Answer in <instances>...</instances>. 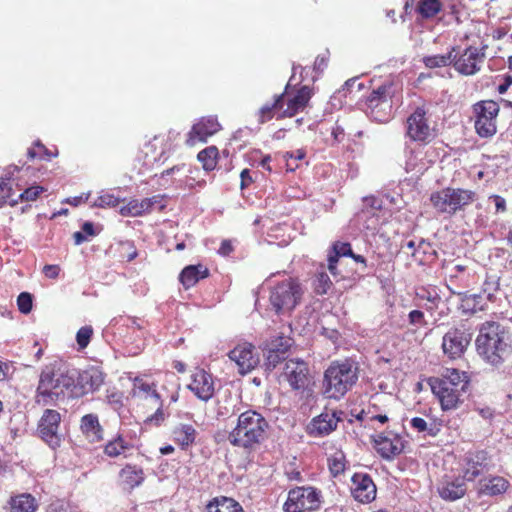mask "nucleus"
Masks as SVG:
<instances>
[{
  "mask_svg": "<svg viewBox=\"0 0 512 512\" xmlns=\"http://www.w3.org/2000/svg\"><path fill=\"white\" fill-rule=\"evenodd\" d=\"M470 382L467 372L456 368H445L439 376L427 380L443 412L457 410L463 405Z\"/></svg>",
  "mask_w": 512,
  "mask_h": 512,
  "instance_id": "f257e3e1",
  "label": "nucleus"
},
{
  "mask_svg": "<svg viewBox=\"0 0 512 512\" xmlns=\"http://www.w3.org/2000/svg\"><path fill=\"white\" fill-rule=\"evenodd\" d=\"M269 425L267 420L255 410L242 412L236 426L229 432V443L246 451L255 450L266 438Z\"/></svg>",
  "mask_w": 512,
  "mask_h": 512,
  "instance_id": "f03ea898",
  "label": "nucleus"
},
{
  "mask_svg": "<svg viewBox=\"0 0 512 512\" xmlns=\"http://www.w3.org/2000/svg\"><path fill=\"white\" fill-rule=\"evenodd\" d=\"M75 388V371L47 366L40 374L36 389V402L44 406L63 399L66 392Z\"/></svg>",
  "mask_w": 512,
  "mask_h": 512,
  "instance_id": "7ed1b4c3",
  "label": "nucleus"
},
{
  "mask_svg": "<svg viewBox=\"0 0 512 512\" xmlns=\"http://www.w3.org/2000/svg\"><path fill=\"white\" fill-rule=\"evenodd\" d=\"M476 348L479 355L492 365L501 364L512 352L503 328L493 321L482 324L476 338Z\"/></svg>",
  "mask_w": 512,
  "mask_h": 512,
  "instance_id": "20e7f679",
  "label": "nucleus"
},
{
  "mask_svg": "<svg viewBox=\"0 0 512 512\" xmlns=\"http://www.w3.org/2000/svg\"><path fill=\"white\" fill-rule=\"evenodd\" d=\"M131 395L143 414L155 410L154 413L145 417V426L159 427L164 423L167 415L163 410V400L157 392L155 383L136 377L133 381Z\"/></svg>",
  "mask_w": 512,
  "mask_h": 512,
  "instance_id": "39448f33",
  "label": "nucleus"
},
{
  "mask_svg": "<svg viewBox=\"0 0 512 512\" xmlns=\"http://www.w3.org/2000/svg\"><path fill=\"white\" fill-rule=\"evenodd\" d=\"M358 367L350 359L333 361L324 373L323 393L329 399H341L357 382Z\"/></svg>",
  "mask_w": 512,
  "mask_h": 512,
  "instance_id": "423d86ee",
  "label": "nucleus"
},
{
  "mask_svg": "<svg viewBox=\"0 0 512 512\" xmlns=\"http://www.w3.org/2000/svg\"><path fill=\"white\" fill-rule=\"evenodd\" d=\"M405 137L419 146H428L438 137L437 125L424 105L416 107L406 118Z\"/></svg>",
  "mask_w": 512,
  "mask_h": 512,
  "instance_id": "0eeeda50",
  "label": "nucleus"
},
{
  "mask_svg": "<svg viewBox=\"0 0 512 512\" xmlns=\"http://www.w3.org/2000/svg\"><path fill=\"white\" fill-rule=\"evenodd\" d=\"M476 200V193L463 188L446 187L430 195L433 208L440 214L449 216L463 211Z\"/></svg>",
  "mask_w": 512,
  "mask_h": 512,
  "instance_id": "6e6552de",
  "label": "nucleus"
},
{
  "mask_svg": "<svg viewBox=\"0 0 512 512\" xmlns=\"http://www.w3.org/2000/svg\"><path fill=\"white\" fill-rule=\"evenodd\" d=\"M304 289L298 278L289 277L270 290L269 301L277 314L293 311L302 301Z\"/></svg>",
  "mask_w": 512,
  "mask_h": 512,
  "instance_id": "1a4fd4ad",
  "label": "nucleus"
},
{
  "mask_svg": "<svg viewBox=\"0 0 512 512\" xmlns=\"http://www.w3.org/2000/svg\"><path fill=\"white\" fill-rule=\"evenodd\" d=\"M398 92L392 81H386L373 88L366 97V113L379 123L387 122L392 116L393 98Z\"/></svg>",
  "mask_w": 512,
  "mask_h": 512,
  "instance_id": "9d476101",
  "label": "nucleus"
},
{
  "mask_svg": "<svg viewBox=\"0 0 512 512\" xmlns=\"http://www.w3.org/2000/svg\"><path fill=\"white\" fill-rule=\"evenodd\" d=\"M323 497L320 490L312 486H297L289 490L283 505L284 512H317Z\"/></svg>",
  "mask_w": 512,
  "mask_h": 512,
  "instance_id": "9b49d317",
  "label": "nucleus"
},
{
  "mask_svg": "<svg viewBox=\"0 0 512 512\" xmlns=\"http://www.w3.org/2000/svg\"><path fill=\"white\" fill-rule=\"evenodd\" d=\"M500 106L493 100H481L472 105L474 128L481 138H491L497 132Z\"/></svg>",
  "mask_w": 512,
  "mask_h": 512,
  "instance_id": "f8f14e48",
  "label": "nucleus"
},
{
  "mask_svg": "<svg viewBox=\"0 0 512 512\" xmlns=\"http://www.w3.org/2000/svg\"><path fill=\"white\" fill-rule=\"evenodd\" d=\"M473 333L465 324L450 328L442 338V350L445 356L451 360L463 356L467 350Z\"/></svg>",
  "mask_w": 512,
  "mask_h": 512,
  "instance_id": "ddd939ff",
  "label": "nucleus"
},
{
  "mask_svg": "<svg viewBox=\"0 0 512 512\" xmlns=\"http://www.w3.org/2000/svg\"><path fill=\"white\" fill-rule=\"evenodd\" d=\"M312 95L313 89L308 85L290 90V85L287 84L284 92L278 95L283 97V111L277 115V119L291 118L304 111Z\"/></svg>",
  "mask_w": 512,
  "mask_h": 512,
  "instance_id": "4468645a",
  "label": "nucleus"
},
{
  "mask_svg": "<svg viewBox=\"0 0 512 512\" xmlns=\"http://www.w3.org/2000/svg\"><path fill=\"white\" fill-rule=\"evenodd\" d=\"M453 67L461 75L471 76L481 69L485 54L474 46L465 48L461 53L459 48L453 53Z\"/></svg>",
  "mask_w": 512,
  "mask_h": 512,
  "instance_id": "2eb2a0df",
  "label": "nucleus"
},
{
  "mask_svg": "<svg viewBox=\"0 0 512 512\" xmlns=\"http://www.w3.org/2000/svg\"><path fill=\"white\" fill-rule=\"evenodd\" d=\"M343 412L334 409H325L321 414L313 417L306 427V432L311 437H325L337 429L342 421Z\"/></svg>",
  "mask_w": 512,
  "mask_h": 512,
  "instance_id": "dca6fc26",
  "label": "nucleus"
},
{
  "mask_svg": "<svg viewBox=\"0 0 512 512\" xmlns=\"http://www.w3.org/2000/svg\"><path fill=\"white\" fill-rule=\"evenodd\" d=\"M61 415L53 409H46L39 420L37 431L40 438L51 448L56 449L61 444V436L58 433Z\"/></svg>",
  "mask_w": 512,
  "mask_h": 512,
  "instance_id": "f3484780",
  "label": "nucleus"
},
{
  "mask_svg": "<svg viewBox=\"0 0 512 512\" xmlns=\"http://www.w3.org/2000/svg\"><path fill=\"white\" fill-rule=\"evenodd\" d=\"M228 357L236 364L241 375L251 372L259 363V355L256 352L255 346L248 342L235 346L228 353Z\"/></svg>",
  "mask_w": 512,
  "mask_h": 512,
  "instance_id": "a211bd4d",
  "label": "nucleus"
},
{
  "mask_svg": "<svg viewBox=\"0 0 512 512\" xmlns=\"http://www.w3.org/2000/svg\"><path fill=\"white\" fill-rule=\"evenodd\" d=\"M187 388L200 400L207 402L215 393V382L211 373L196 367L190 376Z\"/></svg>",
  "mask_w": 512,
  "mask_h": 512,
  "instance_id": "6ab92c4d",
  "label": "nucleus"
},
{
  "mask_svg": "<svg viewBox=\"0 0 512 512\" xmlns=\"http://www.w3.org/2000/svg\"><path fill=\"white\" fill-rule=\"evenodd\" d=\"M221 124L216 116L200 118L193 124L187 134L186 145L193 147L197 143H205L207 140L221 130Z\"/></svg>",
  "mask_w": 512,
  "mask_h": 512,
  "instance_id": "aec40b11",
  "label": "nucleus"
},
{
  "mask_svg": "<svg viewBox=\"0 0 512 512\" xmlns=\"http://www.w3.org/2000/svg\"><path fill=\"white\" fill-rule=\"evenodd\" d=\"M350 492L355 501L368 504L375 500L377 488L369 474L358 472L351 478Z\"/></svg>",
  "mask_w": 512,
  "mask_h": 512,
  "instance_id": "412c9836",
  "label": "nucleus"
},
{
  "mask_svg": "<svg viewBox=\"0 0 512 512\" xmlns=\"http://www.w3.org/2000/svg\"><path fill=\"white\" fill-rule=\"evenodd\" d=\"M283 377L293 390H304L310 381L307 363L298 359L286 361Z\"/></svg>",
  "mask_w": 512,
  "mask_h": 512,
  "instance_id": "4be33fe9",
  "label": "nucleus"
},
{
  "mask_svg": "<svg viewBox=\"0 0 512 512\" xmlns=\"http://www.w3.org/2000/svg\"><path fill=\"white\" fill-rule=\"evenodd\" d=\"M374 448L384 459H392L404 450V440L397 434L380 433L373 438Z\"/></svg>",
  "mask_w": 512,
  "mask_h": 512,
  "instance_id": "5701e85b",
  "label": "nucleus"
},
{
  "mask_svg": "<svg viewBox=\"0 0 512 512\" xmlns=\"http://www.w3.org/2000/svg\"><path fill=\"white\" fill-rule=\"evenodd\" d=\"M490 461V455L486 450H478L470 453L464 459L462 477L465 481H474L479 477L483 470L487 469Z\"/></svg>",
  "mask_w": 512,
  "mask_h": 512,
  "instance_id": "b1692460",
  "label": "nucleus"
},
{
  "mask_svg": "<svg viewBox=\"0 0 512 512\" xmlns=\"http://www.w3.org/2000/svg\"><path fill=\"white\" fill-rule=\"evenodd\" d=\"M105 374L95 366H91L78 373L75 376V386H79L81 394L93 393L98 391L104 384Z\"/></svg>",
  "mask_w": 512,
  "mask_h": 512,
  "instance_id": "393cba45",
  "label": "nucleus"
},
{
  "mask_svg": "<svg viewBox=\"0 0 512 512\" xmlns=\"http://www.w3.org/2000/svg\"><path fill=\"white\" fill-rule=\"evenodd\" d=\"M146 479L142 466L126 463L118 472V483L124 489L132 491L140 487Z\"/></svg>",
  "mask_w": 512,
  "mask_h": 512,
  "instance_id": "a878e982",
  "label": "nucleus"
},
{
  "mask_svg": "<svg viewBox=\"0 0 512 512\" xmlns=\"http://www.w3.org/2000/svg\"><path fill=\"white\" fill-rule=\"evenodd\" d=\"M467 492L466 481L462 476L446 479L438 487L439 496L445 501H456L463 498Z\"/></svg>",
  "mask_w": 512,
  "mask_h": 512,
  "instance_id": "bb28decb",
  "label": "nucleus"
},
{
  "mask_svg": "<svg viewBox=\"0 0 512 512\" xmlns=\"http://www.w3.org/2000/svg\"><path fill=\"white\" fill-rule=\"evenodd\" d=\"M198 432L192 424L179 423L171 431L172 441L183 451L196 443Z\"/></svg>",
  "mask_w": 512,
  "mask_h": 512,
  "instance_id": "cd10ccee",
  "label": "nucleus"
},
{
  "mask_svg": "<svg viewBox=\"0 0 512 512\" xmlns=\"http://www.w3.org/2000/svg\"><path fill=\"white\" fill-rule=\"evenodd\" d=\"M80 430L91 443L100 442L104 438V429L96 414L90 413L81 417Z\"/></svg>",
  "mask_w": 512,
  "mask_h": 512,
  "instance_id": "c85d7f7f",
  "label": "nucleus"
},
{
  "mask_svg": "<svg viewBox=\"0 0 512 512\" xmlns=\"http://www.w3.org/2000/svg\"><path fill=\"white\" fill-rule=\"evenodd\" d=\"M209 269L203 264L188 265L179 274V282L188 290L194 287L200 280L208 278Z\"/></svg>",
  "mask_w": 512,
  "mask_h": 512,
  "instance_id": "c756f323",
  "label": "nucleus"
},
{
  "mask_svg": "<svg viewBox=\"0 0 512 512\" xmlns=\"http://www.w3.org/2000/svg\"><path fill=\"white\" fill-rule=\"evenodd\" d=\"M510 488L508 479L502 476H490L481 481L480 493L487 496L502 495Z\"/></svg>",
  "mask_w": 512,
  "mask_h": 512,
  "instance_id": "7c9ffc66",
  "label": "nucleus"
},
{
  "mask_svg": "<svg viewBox=\"0 0 512 512\" xmlns=\"http://www.w3.org/2000/svg\"><path fill=\"white\" fill-rule=\"evenodd\" d=\"M133 448V445L125 440L124 436L118 433L113 439L109 440L103 448V453L109 458L126 456V451Z\"/></svg>",
  "mask_w": 512,
  "mask_h": 512,
  "instance_id": "2f4dec72",
  "label": "nucleus"
},
{
  "mask_svg": "<svg viewBox=\"0 0 512 512\" xmlns=\"http://www.w3.org/2000/svg\"><path fill=\"white\" fill-rule=\"evenodd\" d=\"M9 505L11 512H35L38 508L35 497L29 493L11 497Z\"/></svg>",
  "mask_w": 512,
  "mask_h": 512,
  "instance_id": "473e14b6",
  "label": "nucleus"
},
{
  "mask_svg": "<svg viewBox=\"0 0 512 512\" xmlns=\"http://www.w3.org/2000/svg\"><path fill=\"white\" fill-rule=\"evenodd\" d=\"M207 512H244L242 506L232 498L216 497L206 506Z\"/></svg>",
  "mask_w": 512,
  "mask_h": 512,
  "instance_id": "72a5a7b5",
  "label": "nucleus"
},
{
  "mask_svg": "<svg viewBox=\"0 0 512 512\" xmlns=\"http://www.w3.org/2000/svg\"><path fill=\"white\" fill-rule=\"evenodd\" d=\"M283 111V97L282 96H274L272 103L264 104L258 111V122L260 124H264L274 117L277 118V115Z\"/></svg>",
  "mask_w": 512,
  "mask_h": 512,
  "instance_id": "f704fd0d",
  "label": "nucleus"
},
{
  "mask_svg": "<svg viewBox=\"0 0 512 512\" xmlns=\"http://www.w3.org/2000/svg\"><path fill=\"white\" fill-rule=\"evenodd\" d=\"M445 9L446 7L440 0H419L415 10L422 19L428 20Z\"/></svg>",
  "mask_w": 512,
  "mask_h": 512,
  "instance_id": "c9c22d12",
  "label": "nucleus"
},
{
  "mask_svg": "<svg viewBox=\"0 0 512 512\" xmlns=\"http://www.w3.org/2000/svg\"><path fill=\"white\" fill-rule=\"evenodd\" d=\"M458 46H452L447 53L429 55L423 58L424 65L429 69L443 68L452 65L453 66V53L456 52Z\"/></svg>",
  "mask_w": 512,
  "mask_h": 512,
  "instance_id": "e433bc0d",
  "label": "nucleus"
},
{
  "mask_svg": "<svg viewBox=\"0 0 512 512\" xmlns=\"http://www.w3.org/2000/svg\"><path fill=\"white\" fill-rule=\"evenodd\" d=\"M218 158L219 150L214 145L206 147L197 155L198 161L202 164L203 169L207 172L213 171L216 168Z\"/></svg>",
  "mask_w": 512,
  "mask_h": 512,
  "instance_id": "4c0bfd02",
  "label": "nucleus"
},
{
  "mask_svg": "<svg viewBox=\"0 0 512 512\" xmlns=\"http://www.w3.org/2000/svg\"><path fill=\"white\" fill-rule=\"evenodd\" d=\"M460 297L459 309L465 314H473L479 309L481 296L477 294H469L468 291H456Z\"/></svg>",
  "mask_w": 512,
  "mask_h": 512,
  "instance_id": "58836bf2",
  "label": "nucleus"
},
{
  "mask_svg": "<svg viewBox=\"0 0 512 512\" xmlns=\"http://www.w3.org/2000/svg\"><path fill=\"white\" fill-rule=\"evenodd\" d=\"M474 275L470 273L465 274H449L447 278V287L451 293L456 291H463V289L469 288L473 283Z\"/></svg>",
  "mask_w": 512,
  "mask_h": 512,
  "instance_id": "ea45409f",
  "label": "nucleus"
},
{
  "mask_svg": "<svg viewBox=\"0 0 512 512\" xmlns=\"http://www.w3.org/2000/svg\"><path fill=\"white\" fill-rule=\"evenodd\" d=\"M411 427L417 432H426L429 436L435 437L441 430V421L433 420L428 424L427 421L421 417H414L410 420Z\"/></svg>",
  "mask_w": 512,
  "mask_h": 512,
  "instance_id": "a19ab883",
  "label": "nucleus"
},
{
  "mask_svg": "<svg viewBox=\"0 0 512 512\" xmlns=\"http://www.w3.org/2000/svg\"><path fill=\"white\" fill-rule=\"evenodd\" d=\"M328 468L333 477L343 474L347 467L346 456L342 451H336L328 457Z\"/></svg>",
  "mask_w": 512,
  "mask_h": 512,
  "instance_id": "79ce46f5",
  "label": "nucleus"
},
{
  "mask_svg": "<svg viewBox=\"0 0 512 512\" xmlns=\"http://www.w3.org/2000/svg\"><path fill=\"white\" fill-rule=\"evenodd\" d=\"M434 253L431 244L424 239H420L417 243V249L412 251V258L418 264H426Z\"/></svg>",
  "mask_w": 512,
  "mask_h": 512,
  "instance_id": "37998d69",
  "label": "nucleus"
},
{
  "mask_svg": "<svg viewBox=\"0 0 512 512\" xmlns=\"http://www.w3.org/2000/svg\"><path fill=\"white\" fill-rule=\"evenodd\" d=\"M15 192L12 188V181L10 178H0V207L6 203L11 206L18 204V199H14Z\"/></svg>",
  "mask_w": 512,
  "mask_h": 512,
  "instance_id": "c03bdc74",
  "label": "nucleus"
},
{
  "mask_svg": "<svg viewBox=\"0 0 512 512\" xmlns=\"http://www.w3.org/2000/svg\"><path fill=\"white\" fill-rule=\"evenodd\" d=\"M333 283L325 271H319L313 279V290L317 295H325L331 289Z\"/></svg>",
  "mask_w": 512,
  "mask_h": 512,
  "instance_id": "a18cd8bd",
  "label": "nucleus"
},
{
  "mask_svg": "<svg viewBox=\"0 0 512 512\" xmlns=\"http://www.w3.org/2000/svg\"><path fill=\"white\" fill-rule=\"evenodd\" d=\"M166 138L164 135L154 136L153 140L146 144V155L151 152L154 160L160 159L166 152V148L164 147V143Z\"/></svg>",
  "mask_w": 512,
  "mask_h": 512,
  "instance_id": "49530a36",
  "label": "nucleus"
},
{
  "mask_svg": "<svg viewBox=\"0 0 512 512\" xmlns=\"http://www.w3.org/2000/svg\"><path fill=\"white\" fill-rule=\"evenodd\" d=\"M121 202V199L109 192H102L93 202V207L114 208Z\"/></svg>",
  "mask_w": 512,
  "mask_h": 512,
  "instance_id": "de8ad7c7",
  "label": "nucleus"
},
{
  "mask_svg": "<svg viewBox=\"0 0 512 512\" xmlns=\"http://www.w3.org/2000/svg\"><path fill=\"white\" fill-rule=\"evenodd\" d=\"M46 191V188L40 185H33L26 188L23 192H21L14 199H18L19 202H32L36 201L40 195Z\"/></svg>",
  "mask_w": 512,
  "mask_h": 512,
  "instance_id": "09e8293b",
  "label": "nucleus"
},
{
  "mask_svg": "<svg viewBox=\"0 0 512 512\" xmlns=\"http://www.w3.org/2000/svg\"><path fill=\"white\" fill-rule=\"evenodd\" d=\"M417 297L427 301L425 304L427 311L436 310L441 301V297L435 291H427L424 289L421 292H417Z\"/></svg>",
  "mask_w": 512,
  "mask_h": 512,
  "instance_id": "8fccbe9b",
  "label": "nucleus"
},
{
  "mask_svg": "<svg viewBox=\"0 0 512 512\" xmlns=\"http://www.w3.org/2000/svg\"><path fill=\"white\" fill-rule=\"evenodd\" d=\"M93 333V328L90 325L83 326L77 331L76 342L79 350H83L89 345Z\"/></svg>",
  "mask_w": 512,
  "mask_h": 512,
  "instance_id": "3c124183",
  "label": "nucleus"
},
{
  "mask_svg": "<svg viewBox=\"0 0 512 512\" xmlns=\"http://www.w3.org/2000/svg\"><path fill=\"white\" fill-rule=\"evenodd\" d=\"M305 156H306V152L303 149H298V150L292 151V152H285L283 154V159L286 162L287 171L293 172L299 167L298 164L292 165L290 162L291 160H294L295 162L302 161L305 158Z\"/></svg>",
  "mask_w": 512,
  "mask_h": 512,
  "instance_id": "603ef678",
  "label": "nucleus"
},
{
  "mask_svg": "<svg viewBox=\"0 0 512 512\" xmlns=\"http://www.w3.org/2000/svg\"><path fill=\"white\" fill-rule=\"evenodd\" d=\"M120 215L124 217H139L141 216V210L138 199H131L126 205H123L119 209Z\"/></svg>",
  "mask_w": 512,
  "mask_h": 512,
  "instance_id": "864d4df0",
  "label": "nucleus"
},
{
  "mask_svg": "<svg viewBox=\"0 0 512 512\" xmlns=\"http://www.w3.org/2000/svg\"><path fill=\"white\" fill-rule=\"evenodd\" d=\"M292 345V339L289 337L278 336L271 340L268 348H273L279 353L286 354Z\"/></svg>",
  "mask_w": 512,
  "mask_h": 512,
  "instance_id": "5fc2aeb1",
  "label": "nucleus"
},
{
  "mask_svg": "<svg viewBox=\"0 0 512 512\" xmlns=\"http://www.w3.org/2000/svg\"><path fill=\"white\" fill-rule=\"evenodd\" d=\"M17 306L21 313L28 314L32 310L33 297L28 292H22L17 297Z\"/></svg>",
  "mask_w": 512,
  "mask_h": 512,
  "instance_id": "6e6d98bb",
  "label": "nucleus"
},
{
  "mask_svg": "<svg viewBox=\"0 0 512 512\" xmlns=\"http://www.w3.org/2000/svg\"><path fill=\"white\" fill-rule=\"evenodd\" d=\"M286 357V354L279 353L273 348H268L267 355H266V365L268 369L275 368L282 360H284Z\"/></svg>",
  "mask_w": 512,
  "mask_h": 512,
  "instance_id": "4d7b16f0",
  "label": "nucleus"
},
{
  "mask_svg": "<svg viewBox=\"0 0 512 512\" xmlns=\"http://www.w3.org/2000/svg\"><path fill=\"white\" fill-rule=\"evenodd\" d=\"M408 322L411 326L416 328H422L427 326V320L425 319L424 313L420 310H412L408 314Z\"/></svg>",
  "mask_w": 512,
  "mask_h": 512,
  "instance_id": "13d9d810",
  "label": "nucleus"
},
{
  "mask_svg": "<svg viewBox=\"0 0 512 512\" xmlns=\"http://www.w3.org/2000/svg\"><path fill=\"white\" fill-rule=\"evenodd\" d=\"M332 251L335 252L340 257L342 256H350L352 255L351 244L348 242H340L336 241L332 245Z\"/></svg>",
  "mask_w": 512,
  "mask_h": 512,
  "instance_id": "bf43d9fd",
  "label": "nucleus"
},
{
  "mask_svg": "<svg viewBox=\"0 0 512 512\" xmlns=\"http://www.w3.org/2000/svg\"><path fill=\"white\" fill-rule=\"evenodd\" d=\"M61 272V267L57 264H46L42 268V273L48 279L55 280L59 277Z\"/></svg>",
  "mask_w": 512,
  "mask_h": 512,
  "instance_id": "052dcab7",
  "label": "nucleus"
},
{
  "mask_svg": "<svg viewBox=\"0 0 512 512\" xmlns=\"http://www.w3.org/2000/svg\"><path fill=\"white\" fill-rule=\"evenodd\" d=\"M36 147L39 154V159L43 160H51L52 158L56 157L58 155L57 150L55 152L49 150L44 144H42L40 141H36Z\"/></svg>",
  "mask_w": 512,
  "mask_h": 512,
  "instance_id": "680f3d73",
  "label": "nucleus"
},
{
  "mask_svg": "<svg viewBox=\"0 0 512 512\" xmlns=\"http://www.w3.org/2000/svg\"><path fill=\"white\" fill-rule=\"evenodd\" d=\"M254 182L249 169H243L240 173V188H248Z\"/></svg>",
  "mask_w": 512,
  "mask_h": 512,
  "instance_id": "e2e57ef3",
  "label": "nucleus"
},
{
  "mask_svg": "<svg viewBox=\"0 0 512 512\" xmlns=\"http://www.w3.org/2000/svg\"><path fill=\"white\" fill-rule=\"evenodd\" d=\"M148 199L151 201V206L153 209L156 207L159 211H163L166 208L164 195H154Z\"/></svg>",
  "mask_w": 512,
  "mask_h": 512,
  "instance_id": "0e129e2a",
  "label": "nucleus"
},
{
  "mask_svg": "<svg viewBox=\"0 0 512 512\" xmlns=\"http://www.w3.org/2000/svg\"><path fill=\"white\" fill-rule=\"evenodd\" d=\"M490 199L493 200L495 204L496 213H504L506 211V200L502 196L492 195L490 196Z\"/></svg>",
  "mask_w": 512,
  "mask_h": 512,
  "instance_id": "69168bd1",
  "label": "nucleus"
},
{
  "mask_svg": "<svg viewBox=\"0 0 512 512\" xmlns=\"http://www.w3.org/2000/svg\"><path fill=\"white\" fill-rule=\"evenodd\" d=\"M12 366L9 362H4L0 360V382L8 380L11 375Z\"/></svg>",
  "mask_w": 512,
  "mask_h": 512,
  "instance_id": "338daca9",
  "label": "nucleus"
},
{
  "mask_svg": "<svg viewBox=\"0 0 512 512\" xmlns=\"http://www.w3.org/2000/svg\"><path fill=\"white\" fill-rule=\"evenodd\" d=\"M234 250L233 244L230 240H223L218 249V253L222 256L230 255Z\"/></svg>",
  "mask_w": 512,
  "mask_h": 512,
  "instance_id": "774afa93",
  "label": "nucleus"
}]
</instances>
